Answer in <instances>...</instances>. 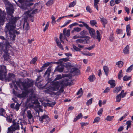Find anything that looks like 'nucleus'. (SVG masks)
Here are the masks:
<instances>
[{
    "instance_id": "obj_1",
    "label": "nucleus",
    "mask_w": 133,
    "mask_h": 133,
    "mask_svg": "<svg viewBox=\"0 0 133 133\" xmlns=\"http://www.w3.org/2000/svg\"><path fill=\"white\" fill-rule=\"evenodd\" d=\"M80 74V70L74 66L73 63L67 62V86H70L72 85V77L75 75H78Z\"/></svg>"
},
{
    "instance_id": "obj_2",
    "label": "nucleus",
    "mask_w": 133,
    "mask_h": 133,
    "mask_svg": "<svg viewBox=\"0 0 133 133\" xmlns=\"http://www.w3.org/2000/svg\"><path fill=\"white\" fill-rule=\"evenodd\" d=\"M16 84L19 86L21 90H24L22 94H18L17 97L21 98H25L29 92L27 89L28 88L32 87L33 85L34 82L32 80L28 79L26 82H16Z\"/></svg>"
},
{
    "instance_id": "obj_3",
    "label": "nucleus",
    "mask_w": 133,
    "mask_h": 133,
    "mask_svg": "<svg viewBox=\"0 0 133 133\" xmlns=\"http://www.w3.org/2000/svg\"><path fill=\"white\" fill-rule=\"evenodd\" d=\"M0 39L4 40L5 44L3 43H0V51L2 53L4 52L3 57L5 60H8L9 58V54H11L12 51L11 49V46L10 45L9 42L4 37L2 36H0Z\"/></svg>"
},
{
    "instance_id": "obj_4",
    "label": "nucleus",
    "mask_w": 133,
    "mask_h": 133,
    "mask_svg": "<svg viewBox=\"0 0 133 133\" xmlns=\"http://www.w3.org/2000/svg\"><path fill=\"white\" fill-rule=\"evenodd\" d=\"M13 13L11 15L8 14L10 16L9 22L6 24L5 29H9V28L16 26L15 23L19 18L18 17H14L12 15Z\"/></svg>"
},
{
    "instance_id": "obj_5",
    "label": "nucleus",
    "mask_w": 133,
    "mask_h": 133,
    "mask_svg": "<svg viewBox=\"0 0 133 133\" xmlns=\"http://www.w3.org/2000/svg\"><path fill=\"white\" fill-rule=\"evenodd\" d=\"M15 28L16 26L5 30L6 34H8L11 40H14L15 39L16 37L15 34L18 35L20 34L19 32L15 30Z\"/></svg>"
},
{
    "instance_id": "obj_6",
    "label": "nucleus",
    "mask_w": 133,
    "mask_h": 133,
    "mask_svg": "<svg viewBox=\"0 0 133 133\" xmlns=\"http://www.w3.org/2000/svg\"><path fill=\"white\" fill-rule=\"evenodd\" d=\"M15 75L14 74L12 73H9L8 76L6 77V76L4 80L5 81L9 82L11 80H14V79L15 80L12 81V83L9 84V85L11 88H13V85L14 88L17 90L18 88L16 85V82H17V81H15Z\"/></svg>"
},
{
    "instance_id": "obj_7",
    "label": "nucleus",
    "mask_w": 133,
    "mask_h": 133,
    "mask_svg": "<svg viewBox=\"0 0 133 133\" xmlns=\"http://www.w3.org/2000/svg\"><path fill=\"white\" fill-rule=\"evenodd\" d=\"M34 0H18V1L20 3L19 6L25 10L28 8V7L32 5L33 3L31 2Z\"/></svg>"
},
{
    "instance_id": "obj_8",
    "label": "nucleus",
    "mask_w": 133,
    "mask_h": 133,
    "mask_svg": "<svg viewBox=\"0 0 133 133\" xmlns=\"http://www.w3.org/2000/svg\"><path fill=\"white\" fill-rule=\"evenodd\" d=\"M3 2L5 5L8 14L11 15L14 12L13 6L7 0H5Z\"/></svg>"
},
{
    "instance_id": "obj_9",
    "label": "nucleus",
    "mask_w": 133,
    "mask_h": 133,
    "mask_svg": "<svg viewBox=\"0 0 133 133\" xmlns=\"http://www.w3.org/2000/svg\"><path fill=\"white\" fill-rule=\"evenodd\" d=\"M20 129L19 124L18 123H13L10 127L8 128V133H13L16 130H18Z\"/></svg>"
},
{
    "instance_id": "obj_10",
    "label": "nucleus",
    "mask_w": 133,
    "mask_h": 133,
    "mask_svg": "<svg viewBox=\"0 0 133 133\" xmlns=\"http://www.w3.org/2000/svg\"><path fill=\"white\" fill-rule=\"evenodd\" d=\"M7 71L6 66L1 65H0V74L5 78L6 76Z\"/></svg>"
},
{
    "instance_id": "obj_11",
    "label": "nucleus",
    "mask_w": 133,
    "mask_h": 133,
    "mask_svg": "<svg viewBox=\"0 0 133 133\" xmlns=\"http://www.w3.org/2000/svg\"><path fill=\"white\" fill-rule=\"evenodd\" d=\"M32 90H31V94L30 97L28 98L27 100V102L31 101V102L33 103H37L38 102V101L36 99V96L35 95L33 94Z\"/></svg>"
},
{
    "instance_id": "obj_12",
    "label": "nucleus",
    "mask_w": 133,
    "mask_h": 133,
    "mask_svg": "<svg viewBox=\"0 0 133 133\" xmlns=\"http://www.w3.org/2000/svg\"><path fill=\"white\" fill-rule=\"evenodd\" d=\"M1 10L0 9V26L3 25L4 22L5 13L4 12L2 13Z\"/></svg>"
},
{
    "instance_id": "obj_13",
    "label": "nucleus",
    "mask_w": 133,
    "mask_h": 133,
    "mask_svg": "<svg viewBox=\"0 0 133 133\" xmlns=\"http://www.w3.org/2000/svg\"><path fill=\"white\" fill-rule=\"evenodd\" d=\"M66 28H65L64 29L63 31V34L62 33H61L60 34L59 38V39L60 41L62 43H64V41L63 40L64 39H65L66 40Z\"/></svg>"
},
{
    "instance_id": "obj_14",
    "label": "nucleus",
    "mask_w": 133,
    "mask_h": 133,
    "mask_svg": "<svg viewBox=\"0 0 133 133\" xmlns=\"http://www.w3.org/2000/svg\"><path fill=\"white\" fill-rule=\"evenodd\" d=\"M66 67V62L64 63V65H59L56 67L55 70L58 71L60 72H62L63 70L64 67Z\"/></svg>"
},
{
    "instance_id": "obj_15",
    "label": "nucleus",
    "mask_w": 133,
    "mask_h": 133,
    "mask_svg": "<svg viewBox=\"0 0 133 133\" xmlns=\"http://www.w3.org/2000/svg\"><path fill=\"white\" fill-rule=\"evenodd\" d=\"M27 116L28 118L29 122L30 123H33L34 122V119L33 116L30 110H28L27 111Z\"/></svg>"
},
{
    "instance_id": "obj_16",
    "label": "nucleus",
    "mask_w": 133,
    "mask_h": 133,
    "mask_svg": "<svg viewBox=\"0 0 133 133\" xmlns=\"http://www.w3.org/2000/svg\"><path fill=\"white\" fill-rule=\"evenodd\" d=\"M89 31V32L91 36L93 38L95 34V30L92 28L90 27L88 25L86 28Z\"/></svg>"
},
{
    "instance_id": "obj_17",
    "label": "nucleus",
    "mask_w": 133,
    "mask_h": 133,
    "mask_svg": "<svg viewBox=\"0 0 133 133\" xmlns=\"http://www.w3.org/2000/svg\"><path fill=\"white\" fill-rule=\"evenodd\" d=\"M53 87L52 89L53 91L58 90L59 89L60 86V83L58 81H56L53 84Z\"/></svg>"
},
{
    "instance_id": "obj_18",
    "label": "nucleus",
    "mask_w": 133,
    "mask_h": 133,
    "mask_svg": "<svg viewBox=\"0 0 133 133\" xmlns=\"http://www.w3.org/2000/svg\"><path fill=\"white\" fill-rule=\"evenodd\" d=\"M21 128L23 130L22 132L24 131V133H25L26 132V126L27 125L26 122L25 121H22L21 123Z\"/></svg>"
},
{
    "instance_id": "obj_19",
    "label": "nucleus",
    "mask_w": 133,
    "mask_h": 133,
    "mask_svg": "<svg viewBox=\"0 0 133 133\" xmlns=\"http://www.w3.org/2000/svg\"><path fill=\"white\" fill-rule=\"evenodd\" d=\"M96 36H95V35L93 38L94 39H97L98 42H99L100 41L101 39V35L100 34L99 31L98 30L96 31Z\"/></svg>"
},
{
    "instance_id": "obj_20",
    "label": "nucleus",
    "mask_w": 133,
    "mask_h": 133,
    "mask_svg": "<svg viewBox=\"0 0 133 133\" xmlns=\"http://www.w3.org/2000/svg\"><path fill=\"white\" fill-rule=\"evenodd\" d=\"M41 76H38L36 79V82L35 83V85L38 87H40L42 85V84H41V83L40 81L39 82V80L41 79Z\"/></svg>"
},
{
    "instance_id": "obj_21",
    "label": "nucleus",
    "mask_w": 133,
    "mask_h": 133,
    "mask_svg": "<svg viewBox=\"0 0 133 133\" xmlns=\"http://www.w3.org/2000/svg\"><path fill=\"white\" fill-rule=\"evenodd\" d=\"M66 62V58H63L59 60L58 62H56V63L59 65H64V63Z\"/></svg>"
},
{
    "instance_id": "obj_22",
    "label": "nucleus",
    "mask_w": 133,
    "mask_h": 133,
    "mask_svg": "<svg viewBox=\"0 0 133 133\" xmlns=\"http://www.w3.org/2000/svg\"><path fill=\"white\" fill-rule=\"evenodd\" d=\"M122 87H116L113 89V92L117 94L122 90Z\"/></svg>"
},
{
    "instance_id": "obj_23",
    "label": "nucleus",
    "mask_w": 133,
    "mask_h": 133,
    "mask_svg": "<svg viewBox=\"0 0 133 133\" xmlns=\"http://www.w3.org/2000/svg\"><path fill=\"white\" fill-rule=\"evenodd\" d=\"M130 28L129 24H128L127 25L126 27V31L127 33V35L129 36H130Z\"/></svg>"
},
{
    "instance_id": "obj_24",
    "label": "nucleus",
    "mask_w": 133,
    "mask_h": 133,
    "mask_svg": "<svg viewBox=\"0 0 133 133\" xmlns=\"http://www.w3.org/2000/svg\"><path fill=\"white\" fill-rule=\"evenodd\" d=\"M7 121L9 122H12L13 116L12 114H10L9 116H7L6 117Z\"/></svg>"
},
{
    "instance_id": "obj_25",
    "label": "nucleus",
    "mask_w": 133,
    "mask_h": 133,
    "mask_svg": "<svg viewBox=\"0 0 133 133\" xmlns=\"http://www.w3.org/2000/svg\"><path fill=\"white\" fill-rule=\"evenodd\" d=\"M0 116H3L5 117L6 116V114L4 109L1 108L0 109Z\"/></svg>"
},
{
    "instance_id": "obj_26",
    "label": "nucleus",
    "mask_w": 133,
    "mask_h": 133,
    "mask_svg": "<svg viewBox=\"0 0 133 133\" xmlns=\"http://www.w3.org/2000/svg\"><path fill=\"white\" fill-rule=\"evenodd\" d=\"M101 21L103 23V25L104 28L105 27V25L107 24L108 21L104 17H102L101 18Z\"/></svg>"
},
{
    "instance_id": "obj_27",
    "label": "nucleus",
    "mask_w": 133,
    "mask_h": 133,
    "mask_svg": "<svg viewBox=\"0 0 133 133\" xmlns=\"http://www.w3.org/2000/svg\"><path fill=\"white\" fill-rule=\"evenodd\" d=\"M108 83L110 85L111 88H114L116 85L115 82L113 80L109 81L108 82Z\"/></svg>"
},
{
    "instance_id": "obj_28",
    "label": "nucleus",
    "mask_w": 133,
    "mask_h": 133,
    "mask_svg": "<svg viewBox=\"0 0 133 133\" xmlns=\"http://www.w3.org/2000/svg\"><path fill=\"white\" fill-rule=\"evenodd\" d=\"M129 46L127 45L124 48L123 52L124 54H127L129 53Z\"/></svg>"
},
{
    "instance_id": "obj_29",
    "label": "nucleus",
    "mask_w": 133,
    "mask_h": 133,
    "mask_svg": "<svg viewBox=\"0 0 133 133\" xmlns=\"http://www.w3.org/2000/svg\"><path fill=\"white\" fill-rule=\"evenodd\" d=\"M99 0H94V7L97 10H98V6L97 4H98V2H99Z\"/></svg>"
},
{
    "instance_id": "obj_30",
    "label": "nucleus",
    "mask_w": 133,
    "mask_h": 133,
    "mask_svg": "<svg viewBox=\"0 0 133 133\" xmlns=\"http://www.w3.org/2000/svg\"><path fill=\"white\" fill-rule=\"evenodd\" d=\"M75 42L77 43H84V41L83 38H82V37L81 38L76 40Z\"/></svg>"
},
{
    "instance_id": "obj_31",
    "label": "nucleus",
    "mask_w": 133,
    "mask_h": 133,
    "mask_svg": "<svg viewBox=\"0 0 133 133\" xmlns=\"http://www.w3.org/2000/svg\"><path fill=\"white\" fill-rule=\"evenodd\" d=\"M82 117V115L81 113L79 114L78 115H77L75 118L73 120L74 122H75L77 121L78 119L81 118Z\"/></svg>"
},
{
    "instance_id": "obj_32",
    "label": "nucleus",
    "mask_w": 133,
    "mask_h": 133,
    "mask_svg": "<svg viewBox=\"0 0 133 133\" xmlns=\"http://www.w3.org/2000/svg\"><path fill=\"white\" fill-rule=\"evenodd\" d=\"M51 71V67H49L47 69V70L45 73L44 74L45 75H47V76H49L50 75Z\"/></svg>"
},
{
    "instance_id": "obj_33",
    "label": "nucleus",
    "mask_w": 133,
    "mask_h": 133,
    "mask_svg": "<svg viewBox=\"0 0 133 133\" xmlns=\"http://www.w3.org/2000/svg\"><path fill=\"white\" fill-rule=\"evenodd\" d=\"M38 117H39V121H41L42 123H43V120L46 119L47 117V115H45L40 117L39 116Z\"/></svg>"
},
{
    "instance_id": "obj_34",
    "label": "nucleus",
    "mask_w": 133,
    "mask_h": 133,
    "mask_svg": "<svg viewBox=\"0 0 133 133\" xmlns=\"http://www.w3.org/2000/svg\"><path fill=\"white\" fill-rule=\"evenodd\" d=\"M103 69L105 74L107 76L109 71L108 68L107 66H104L103 67Z\"/></svg>"
},
{
    "instance_id": "obj_35",
    "label": "nucleus",
    "mask_w": 133,
    "mask_h": 133,
    "mask_svg": "<svg viewBox=\"0 0 133 133\" xmlns=\"http://www.w3.org/2000/svg\"><path fill=\"white\" fill-rule=\"evenodd\" d=\"M127 95V93H124V90H122L121 93L119 94V95L120 96L121 98H123L124 97Z\"/></svg>"
},
{
    "instance_id": "obj_36",
    "label": "nucleus",
    "mask_w": 133,
    "mask_h": 133,
    "mask_svg": "<svg viewBox=\"0 0 133 133\" xmlns=\"http://www.w3.org/2000/svg\"><path fill=\"white\" fill-rule=\"evenodd\" d=\"M88 79L90 82H92L95 79V77L94 75H92L89 77Z\"/></svg>"
},
{
    "instance_id": "obj_37",
    "label": "nucleus",
    "mask_w": 133,
    "mask_h": 133,
    "mask_svg": "<svg viewBox=\"0 0 133 133\" xmlns=\"http://www.w3.org/2000/svg\"><path fill=\"white\" fill-rule=\"evenodd\" d=\"M115 98L116 99V102H119L121 101V98L119 94H118L116 96Z\"/></svg>"
},
{
    "instance_id": "obj_38",
    "label": "nucleus",
    "mask_w": 133,
    "mask_h": 133,
    "mask_svg": "<svg viewBox=\"0 0 133 133\" xmlns=\"http://www.w3.org/2000/svg\"><path fill=\"white\" fill-rule=\"evenodd\" d=\"M114 116H110L108 115L107 116L106 118H105V120L108 121H111L114 118Z\"/></svg>"
},
{
    "instance_id": "obj_39",
    "label": "nucleus",
    "mask_w": 133,
    "mask_h": 133,
    "mask_svg": "<svg viewBox=\"0 0 133 133\" xmlns=\"http://www.w3.org/2000/svg\"><path fill=\"white\" fill-rule=\"evenodd\" d=\"M123 62L121 61H119L116 63V64L118 65L119 68L123 66Z\"/></svg>"
},
{
    "instance_id": "obj_40",
    "label": "nucleus",
    "mask_w": 133,
    "mask_h": 133,
    "mask_svg": "<svg viewBox=\"0 0 133 133\" xmlns=\"http://www.w3.org/2000/svg\"><path fill=\"white\" fill-rule=\"evenodd\" d=\"M82 38H83L84 41V44L87 43H88V41L90 39V38L88 36L84 37L83 36Z\"/></svg>"
},
{
    "instance_id": "obj_41",
    "label": "nucleus",
    "mask_w": 133,
    "mask_h": 133,
    "mask_svg": "<svg viewBox=\"0 0 133 133\" xmlns=\"http://www.w3.org/2000/svg\"><path fill=\"white\" fill-rule=\"evenodd\" d=\"M76 1H74L70 3L69 5V7L70 8L73 7L76 4Z\"/></svg>"
},
{
    "instance_id": "obj_42",
    "label": "nucleus",
    "mask_w": 133,
    "mask_h": 133,
    "mask_svg": "<svg viewBox=\"0 0 133 133\" xmlns=\"http://www.w3.org/2000/svg\"><path fill=\"white\" fill-rule=\"evenodd\" d=\"M126 124L127 125L126 129L127 130H128V128L131 127V121H128L127 122Z\"/></svg>"
},
{
    "instance_id": "obj_43",
    "label": "nucleus",
    "mask_w": 133,
    "mask_h": 133,
    "mask_svg": "<svg viewBox=\"0 0 133 133\" xmlns=\"http://www.w3.org/2000/svg\"><path fill=\"white\" fill-rule=\"evenodd\" d=\"M100 120V118L99 117H97L94 119L93 123L98 122Z\"/></svg>"
},
{
    "instance_id": "obj_44",
    "label": "nucleus",
    "mask_w": 133,
    "mask_h": 133,
    "mask_svg": "<svg viewBox=\"0 0 133 133\" xmlns=\"http://www.w3.org/2000/svg\"><path fill=\"white\" fill-rule=\"evenodd\" d=\"M131 77L130 76L128 77L127 76H124L123 78V80L124 81H127L130 79Z\"/></svg>"
},
{
    "instance_id": "obj_45",
    "label": "nucleus",
    "mask_w": 133,
    "mask_h": 133,
    "mask_svg": "<svg viewBox=\"0 0 133 133\" xmlns=\"http://www.w3.org/2000/svg\"><path fill=\"white\" fill-rule=\"evenodd\" d=\"M90 24L92 26L95 25L97 24V22L95 20L90 21Z\"/></svg>"
},
{
    "instance_id": "obj_46",
    "label": "nucleus",
    "mask_w": 133,
    "mask_h": 133,
    "mask_svg": "<svg viewBox=\"0 0 133 133\" xmlns=\"http://www.w3.org/2000/svg\"><path fill=\"white\" fill-rule=\"evenodd\" d=\"M37 58L36 57L33 58L32 60L30 61V63L31 64H34L37 60Z\"/></svg>"
},
{
    "instance_id": "obj_47",
    "label": "nucleus",
    "mask_w": 133,
    "mask_h": 133,
    "mask_svg": "<svg viewBox=\"0 0 133 133\" xmlns=\"http://www.w3.org/2000/svg\"><path fill=\"white\" fill-rule=\"evenodd\" d=\"M62 78V76L61 75H58L56 76L54 80L56 81Z\"/></svg>"
},
{
    "instance_id": "obj_48",
    "label": "nucleus",
    "mask_w": 133,
    "mask_h": 133,
    "mask_svg": "<svg viewBox=\"0 0 133 133\" xmlns=\"http://www.w3.org/2000/svg\"><path fill=\"white\" fill-rule=\"evenodd\" d=\"M122 70H121L119 72V73L118 75V78L119 79H120L122 77Z\"/></svg>"
},
{
    "instance_id": "obj_49",
    "label": "nucleus",
    "mask_w": 133,
    "mask_h": 133,
    "mask_svg": "<svg viewBox=\"0 0 133 133\" xmlns=\"http://www.w3.org/2000/svg\"><path fill=\"white\" fill-rule=\"evenodd\" d=\"M53 0H49L46 3V5L49 6L53 4Z\"/></svg>"
},
{
    "instance_id": "obj_50",
    "label": "nucleus",
    "mask_w": 133,
    "mask_h": 133,
    "mask_svg": "<svg viewBox=\"0 0 133 133\" xmlns=\"http://www.w3.org/2000/svg\"><path fill=\"white\" fill-rule=\"evenodd\" d=\"M92 98H91L89 99L87 102L86 104L87 105H89L91 104L92 102Z\"/></svg>"
},
{
    "instance_id": "obj_51",
    "label": "nucleus",
    "mask_w": 133,
    "mask_h": 133,
    "mask_svg": "<svg viewBox=\"0 0 133 133\" xmlns=\"http://www.w3.org/2000/svg\"><path fill=\"white\" fill-rule=\"evenodd\" d=\"M86 10L87 12L90 13H91L92 11L91 9L89 6H88L86 7Z\"/></svg>"
},
{
    "instance_id": "obj_52",
    "label": "nucleus",
    "mask_w": 133,
    "mask_h": 133,
    "mask_svg": "<svg viewBox=\"0 0 133 133\" xmlns=\"http://www.w3.org/2000/svg\"><path fill=\"white\" fill-rule=\"evenodd\" d=\"M55 18H56L53 15H52L51 17V19L52 20L51 23L52 24H54L56 22V21L55 20Z\"/></svg>"
},
{
    "instance_id": "obj_53",
    "label": "nucleus",
    "mask_w": 133,
    "mask_h": 133,
    "mask_svg": "<svg viewBox=\"0 0 133 133\" xmlns=\"http://www.w3.org/2000/svg\"><path fill=\"white\" fill-rule=\"evenodd\" d=\"M83 91L82 88H81L78 91L76 94L77 95H78L81 94V96H82L83 94Z\"/></svg>"
},
{
    "instance_id": "obj_54",
    "label": "nucleus",
    "mask_w": 133,
    "mask_h": 133,
    "mask_svg": "<svg viewBox=\"0 0 133 133\" xmlns=\"http://www.w3.org/2000/svg\"><path fill=\"white\" fill-rule=\"evenodd\" d=\"M20 105V104L18 103H17L15 105L14 109H15L17 111H18L19 109Z\"/></svg>"
},
{
    "instance_id": "obj_55",
    "label": "nucleus",
    "mask_w": 133,
    "mask_h": 133,
    "mask_svg": "<svg viewBox=\"0 0 133 133\" xmlns=\"http://www.w3.org/2000/svg\"><path fill=\"white\" fill-rule=\"evenodd\" d=\"M74 30L75 31L79 32L81 30V28H80L77 27L74 28Z\"/></svg>"
},
{
    "instance_id": "obj_56",
    "label": "nucleus",
    "mask_w": 133,
    "mask_h": 133,
    "mask_svg": "<svg viewBox=\"0 0 133 133\" xmlns=\"http://www.w3.org/2000/svg\"><path fill=\"white\" fill-rule=\"evenodd\" d=\"M116 31L117 34H122L123 33L122 30L119 29H117L116 30Z\"/></svg>"
},
{
    "instance_id": "obj_57",
    "label": "nucleus",
    "mask_w": 133,
    "mask_h": 133,
    "mask_svg": "<svg viewBox=\"0 0 133 133\" xmlns=\"http://www.w3.org/2000/svg\"><path fill=\"white\" fill-rule=\"evenodd\" d=\"M132 69V65H131L126 70V72H130Z\"/></svg>"
},
{
    "instance_id": "obj_58",
    "label": "nucleus",
    "mask_w": 133,
    "mask_h": 133,
    "mask_svg": "<svg viewBox=\"0 0 133 133\" xmlns=\"http://www.w3.org/2000/svg\"><path fill=\"white\" fill-rule=\"evenodd\" d=\"M87 31L85 30H84L80 32V34L82 36H84L86 35Z\"/></svg>"
},
{
    "instance_id": "obj_59",
    "label": "nucleus",
    "mask_w": 133,
    "mask_h": 133,
    "mask_svg": "<svg viewBox=\"0 0 133 133\" xmlns=\"http://www.w3.org/2000/svg\"><path fill=\"white\" fill-rule=\"evenodd\" d=\"M103 112V109H100V110L98 111L97 114L99 116H101Z\"/></svg>"
},
{
    "instance_id": "obj_60",
    "label": "nucleus",
    "mask_w": 133,
    "mask_h": 133,
    "mask_svg": "<svg viewBox=\"0 0 133 133\" xmlns=\"http://www.w3.org/2000/svg\"><path fill=\"white\" fill-rule=\"evenodd\" d=\"M114 39V37H113V34H111L109 37V40L111 41H113Z\"/></svg>"
},
{
    "instance_id": "obj_61",
    "label": "nucleus",
    "mask_w": 133,
    "mask_h": 133,
    "mask_svg": "<svg viewBox=\"0 0 133 133\" xmlns=\"http://www.w3.org/2000/svg\"><path fill=\"white\" fill-rule=\"evenodd\" d=\"M73 47L74 50L77 51H80L81 50L80 49L74 45H73Z\"/></svg>"
},
{
    "instance_id": "obj_62",
    "label": "nucleus",
    "mask_w": 133,
    "mask_h": 133,
    "mask_svg": "<svg viewBox=\"0 0 133 133\" xmlns=\"http://www.w3.org/2000/svg\"><path fill=\"white\" fill-rule=\"evenodd\" d=\"M116 3L114 0H112L110 2V5L111 6H113L115 5Z\"/></svg>"
},
{
    "instance_id": "obj_63",
    "label": "nucleus",
    "mask_w": 133,
    "mask_h": 133,
    "mask_svg": "<svg viewBox=\"0 0 133 133\" xmlns=\"http://www.w3.org/2000/svg\"><path fill=\"white\" fill-rule=\"evenodd\" d=\"M127 115L126 114H125L124 115L122 116L121 118H120L119 119L120 121H121L123 119L125 118V117L127 116Z\"/></svg>"
},
{
    "instance_id": "obj_64",
    "label": "nucleus",
    "mask_w": 133,
    "mask_h": 133,
    "mask_svg": "<svg viewBox=\"0 0 133 133\" xmlns=\"http://www.w3.org/2000/svg\"><path fill=\"white\" fill-rule=\"evenodd\" d=\"M110 90V88L109 87L107 88L106 89L103 91L104 93H108Z\"/></svg>"
}]
</instances>
